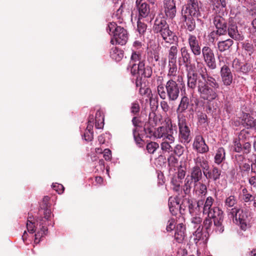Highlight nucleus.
Wrapping results in <instances>:
<instances>
[{
    "label": "nucleus",
    "mask_w": 256,
    "mask_h": 256,
    "mask_svg": "<svg viewBox=\"0 0 256 256\" xmlns=\"http://www.w3.org/2000/svg\"><path fill=\"white\" fill-rule=\"evenodd\" d=\"M178 63L180 66H184L189 88L194 90L197 88L200 97L205 100L211 102L218 96L217 89L220 87L219 84L214 78L208 74L207 68L204 65L200 68L198 74L195 64L192 62V54L186 46L180 49Z\"/></svg>",
    "instance_id": "nucleus-1"
},
{
    "label": "nucleus",
    "mask_w": 256,
    "mask_h": 256,
    "mask_svg": "<svg viewBox=\"0 0 256 256\" xmlns=\"http://www.w3.org/2000/svg\"><path fill=\"white\" fill-rule=\"evenodd\" d=\"M152 30L154 32L158 34V36H160L166 43L172 44L178 42V37L174 32L170 30L169 24L164 17L156 18Z\"/></svg>",
    "instance_id": "nucleus-2"
},
{
    "label": "nucleus",
    "mask_w": 256,
    "mask_h": 256,
    "mask_svg": "<svg viewBox=\"0 0 256 256\" xmlns=\"http://www.w3.org/2000/svg\"><path fill=\"white\" fill-rule=\"evenodd\" d=\"M185 86L183 77L178 75L176 80L170 78L166 84L165 88L167 92V98L169 102H176L179 98L180 90Z\"/></svg>",
    "instance_id": "nucleus-3"
},
{
    "label": "nucleus",
    "mask_w": 256,
    "mask_h": 256,
    "mask_svg": "<svg viewBox=\"0 0 256 256\" xmlns=\"http://www.w3.org/2000/svg\"><path fill=\"white\" fill-rule=\"evenodd\" d=\"M107 32L110 34L112 32L113 37L110 40L112 44H118L122 46L124 45L128 40V34L127 30L120 26H118L114 22H110L106 28Z\"/></svg>",
    "instance_id": "nucleus-4"
},
{
    "label": "nucleus",
    "mask_w": 256,
    "mask_h": 256,
    "mask_svg": "<svg viewBox=\"0 0 256 256\" xmlns=\"http://www.w3.org/2000/svg\"><path fill=\"white\" fill-rule=\"evenodd\" d=\"M205 215H207L209 218L212 220L214 230L216 232L222 234L224 232V230L223 224L224 214L221 209L218 206H214Z\"/></svg>",
    "instance_id": "nucleus-5"
},
{
    "label": "nucleus",
    "mask_w": 256,
    "mask_h": 256,
    "mask_svg": "<svg viewBox=\"0 0 256 256\" xmlns=\"http://www.w3.org/2000/svg\"><path fill=\"white\" fill-rule=\"evenodd\" d=\"M226 8H212L214 10V15L212 22L216 30L222 32L225 35L227 33L228 24L227 20L224 18V12Z\"/></svg>",
    "instance_id": "nucleus-6"
},
{
    "label": "nucleus",
    "mask_w": 256,
    "mask_h": 256,
    "mask_svg": "<svg viewBox=\"0 0 256 256\" xmlns=\"http://www.w3.org/2000/svg\"><path fill=\"white\" fill-rule=\"evenodd\" d=\"M178 118L180 140L182 143L188 144L191 140L190 131L187 125L185 116L178 114Z\"/></svg>",
    "instance_id": "nucleus-7"
},
{
    "label": "nucleus",
    "mask_w": 256,
    "mask_h": 256,
    "mask_svg": "<svg viewBox=\"0 0 256 256\" xmlns=\"http://www.w3.org/2000/svg\"><path fill=\"white\" fill-rule=\"evenodd\" d=\"M204 204L203 200H192L189 198H184L180 204V209L184 210V208L186 206L188 207V212L192 216L195 215H198L201 212V208Z\"/></svg>",
    "instance_id": "nucleus-8"
},
{
    "label": "nucleus",
    "mask_w": 256,
    "mask_h": 256,
    "mask_svg": "<svg viewBox=\"0 0 256 256\" xmlns=\"http://www.w3.org/2000/svg\"><path fill=\"white\" fill-rule=\"evenodd\" d=\"M230 214L232 216L233 218H234L237 222H239L242 230H246L249 222L246 212L238 208L234 207L230 210Z\"/></svg>",
    "instance_id": "nucleus-9"
},
{
    "label": "nucleus",
    "mask_w": 256,
    "mask_h": 256,
    "mask_svg": "<svg viewBox=\"0 0 256 256\" xmlns=\"http://www.w3.org/2000/svg\"><path fill=\"white\" fill-rule=\"evenodd\" d=\"M202 56L206 66L210 70L216 68V62L213 50L208 46H204L202 48Z\"/></svg>",
    "instance_id": "nucleus-10"
},
{
    "label": "nucleus",
    "mask_w": 256,
    "mask_h": 256,
    "mask_svg": "<svg viewBox=\"0 0 256 256\" xmlns=\"http://www.w3.org/2000/svg\"><path fill=\"white\" fill-rule=\"evenodd\" d=\"M173 134L174 130L172 124H166V126H160L156 129L154 138H162L163 140H168L170 142H174V138L173 136Z\"/></svg>",
    "instance_id": "nucleus-11"
},
{
    "label": "nucleus",
    "mask_w": 256,
    "mask_h": 256,
    "mask_svg": "<svg viewBox=\"0 0 256 256\" xmlns=\"http://www.w3.org/2000/svg\"><path fill=\"white\" fill-rule=\"evenodd\" d=\"M182 14L198 17L200 16L198 0H188L182 10Z\"/></svg>",
    "instance_id": "nucleus-12"
},
{
    "label": "nucleus",
    "mask_w": 256,
    "mask_h": 256,
    "mask_svg": "<svg viewBox=\"0 0 256 256\" xmlns=\"http://www.w3.org/2000/svg\"><path fill=\"white\" fill-rule=\"evenodd\" d=\"M136 73H130L133 76L136 74H141V76L144 78H150L152 74V68L151 66L146 64V60L142 61L138 63V66L136 68Z\"/></svg>",
    "instance_id": "nucleus-13"
},
{
    "label": "nucleus",
    "mask_w": 256,
    "mask_h": 256,
    "mask_svg": "<svg viewBox=\"0 0 256 256\" xmlns=\"http://www.w3.org/2000/svg\"><path fill=\"white\" fill-rule=\"evenodd\" d=\"M188 42L191 52L194 56H200L202 49L200 42L195 35L189 34L188 36Z\"/></svg>",
    "instance_id": "nucleus-14"
},
{
    "label": "nucleus",
    "mask_w": 256,
    "mask_h": 256,
    "mask_svg": "<svg viewBox=\"0 0 256 256\" xmlns=\"http://www.w3.org/2000/svg\"><path fill=\"white\" fill-rule=\"evenodd\" d=\"M142 61H145V60L142 59L141 52L139 51L132 52L130 62L126 68L127 70H130V73H136V68L138 66V63Z\"/></svg>",
    "instance_id": "nucleus-15"
},
{
    "label": "nucleus",
    "mask_w": 256,
    "mask_h": 256,
    "mask_svg": "<svg viewBox=\"0 0 256 256\" xmlns=\"http://www.w3.org/2000/svg\"><path fill=\"white\" fill-rule=\"evenodd\" d=\"M220 74L222 82L224 86H230L233 80V76L229 66L224 64L220 68Z\"/></svg>",
    "instance_id": "nucleus-16"
},
{
    "label": "nucleus",
    "mask_w": 256,
    "mask_h": 256,
    "mask_svg": "<svg viewBox=\"0 0 256 256\" xmlns=\"http://www.w3.org/2000/svg\"><path fill=\"white\" fill-rule=\"evenodd\" d=\"M178 220L181 222L178 224L174 236L176 242L180 243L182 242L186 236V226L182 222V221L184 220V218L183 216L180 215Z\"/></svg>",
    "instance_id": "nucleus-17"
},
{
    "label": "nucleus",
    "mask_w": 256,
    "mask_h": 256,
    "mask_svg": "<svg viewBox=\"0 0 256 256\" xmlns=\"http://www.w3.org/2000/svg\"><path fill=\"white\" fill-rule=\"evenodd\" d=\"M163 4L166 16L170 18H173L176 12L175 0H164Z\"/></svg>",
    "instance_id": "nucleus-18"
},
{
    "label": "nucleus",
    "mask_w": 256,
    "mask_h": 256,
    "mask_svg": "<svg viewBox=\"0 0 256 256\" xmlns=\"http://www.w3.org/2000/svg\"><path fill=\"white\" fill-rule=\"evenodd\" d=\"M204 176L207 180L216 181L220 178L222 170L218 167L212 166L211 168L203 170Z\"/></svg>",
    "instance_id": "nucleus-19"
},
{
    "label": "nucleus",
    "mask_w": 256,
    "mask_h": 256,
    "mask_svg": "<svg viewBox=\"0 0 256 256\" xmlns=\"http://www.w3.org/2000/svg\"><path fill=\"white\" fill-rule=\"evenodd\" d=\"M193 147L198 152L204 154L209 150L208 146L205 142L204 138L202 136H196L194 140Z\"/></svg>",
    "instance_id": "nucleus-20"
},
{
    "label": "nucleus",
    "mask_w": 256,
    "mask_h": 256,
    "mask_svg": "<svg viewBox=\"0 0 256 256\" xmlns=\"http://www.w3.org/2000/svg\"><path fill=\"white\" fill-rule=\"evenodd\" d=\"M234 150L238 153L242 152L244 154H248L250 152L251 144L249 142H240L238 140H234Z\"/></svg>",
    "instance_id": "nucleus-21"
},
{
    "label": "nucleus",
    "mask_w": 256,
    "mask_h": 256,
    "mask_svg": "<svg viewBox=\"0 0 256 256\" xmlns=\"http://www.w3.org/2000/svg\"><path fill=\"white\" fill-rule=\"evenodd\" d=\"M180 202L178 197H170L168 199V206L170 213L173 216H176L180 211L182 214L180 209Z\"/></svg>",
    "instance_id": "nucleus-22"
},
{
    "label": "nucleus",
    "mask_w": 256,
    "mask_h": 256,
    "mask_svg": "<svg viewBox=\"0 0 256 256\" xmlns=\"http://www.w3.org/2000/svg\"><path fill=\"white\" fill-rule=\"evenodd\" d=\"M227 30L228 36L232 38L238 40L243 39L242 36L238 31L236 23L230 22Z\"/></svg>",
    "instance_id": "nucleus-23"
},
{
    "label": "nucleus",
    "mask_w": 256,
    "mask_h": 256,
    "mask_svg": "<svg viewBox=\"0 0 256 256\" xmlns=\"http://www.w3.org/2000/svg\"><path fill=\"white\" fill-rule=\"evenodd\" d=\"M203 170L198 166H194L190 169V177L194 180V184L201 182L203 178Z\"/></svg>",
    "instance_id": "nucleus-24"
},
{
    "label": "nucleus",
    "mask_w": 256,
    "mask_h": 256,
    "mask_svg": "<svg viewBox=\"0 0 256 256\" xmlns=\"http://www.w3.org/2000/svg\"><path fill=\"white\" fill-rule=\"evenodd\" d=\"M182 16L184 19V28L190 32H192L196 28L195 20L193 18L194 16L184 14H182Z\"/></svg>",
    "instance_id": "nucleus-25"
},
{
    "label": "nucleus",
    "mask_w": 256,
    "mask_h": 256,
    "mask_svg": "<svg viewBox=\"0 0 256 256\" xmlns=\"http://www.w3.org/2000/svg\"><path fill=\"white\" fill-rule=\"evenodd\" d=\"M190 104V100L188 96L184 95L181 98L180 100L176 109V112L178 115H183L182 114L188 108Z\"/></svg>",
    "instance_id": "nucleus-26"
},
{
    "label": "nucleus",
    "mask_w": 256,
    "mask_h": 256,
    "mask_svg": "<svg viewBox=\"0 0 256 256\" xmlns=\"http://www.w3.org/2000/svg\"><path fill=\"white\" fill-rule=\"evenodd\" d=\"M253 136L252 130L248 128L241 130L238 135V139H236L234 140H238L240 142H248L250 138Z\"/></svg>",
    "instance_id": "nucleus-27"
},
{
    "label": "nucleus",
    "mask_w": 256,
    "mask_h": 256,
    "mask_svg": "<svg viewBox=\"0 0 256 256\" xmlns=\"http://www.w3.org/2000/svg\"><path fill=\"white\" fill-rule=\"evenodd\" d=\"M136 8L138 12V18H146L150 14V7L147 3H142Z\"/></svg>",
    "instance_id": "nucleus-28"
},
{
    "label": "nucleus",
    "mask_w": 256,
    "mask_h": 256,
    "mask_svg": "<svg viewBox=\"0 0 256 256\" xmlns=\"http://www.w3.org/2000/svg\"><path fill=\"white\" fill-rule=\"evenodd\" d=\"M233 44V40L230 38L224 40L220 41L217 44L218 48L220 52H224L226 50H229Z\"/></svg>",
    "instance_id": "nucleus-29"
},
{
    "label": "nucleus",
    "mask_w": 256,
    "mask_h": 256,
    "mask_svg": "<svg viewBox=\"0 0 256 256\" xmlns=\"http://www.w3.org/2000/svg\"><path fill=\"white\" fill-rule=\"evenodd\" d=\"M168 72L167 76L170 78H174L176 80L178 75V66L176 62L168 63Z\"/></svg>",
    "instance_id": "nucleus-30"
},
{
    "label": "nucleus",
    "mask_w": 256,
    "mask_h": 256,
    "mask_svg": "<svg viewBox=\"0 0 256 256\" xmlns=\"http://www.w3.org/2000/svg\"><path fill=\"white\" fill-rule=\"evenodd\" d=\"M156 126L153 125L152 124L148 122H146L144 125V129L147 138H155V133L156 130L155 127Z\"/></svg>",
    "instance_id": "nucleus-31"
},
{
    "label": "nucleus",
    "mask_w": 256,
    "mask_h": 256,
    "mask_svg": "<svg viewBox=\"0 0 256 256\" xmlns=\"http://www.w3.org/2000/svg\"><path fill=\"white\" fill-rule=\"evenodd\" d=\"M178 53V46H172L168 50V63L176 62Z\"/></svg>",
    "instance_id": "nucleus-32"
},
{
    "label": "nucleus",
    "mask_w": 256,
    "mask_h": 256,
    "mask_svg": "<svg viewBox=\"0 0 256 256\" xmlns=\"http://www.w3.org/2000/svg\"><path fill=\"white\" fill-rule=\"evenodd\" d=\"M110 56L116 62H120L124 56V52L115 47L111 50L110 52Z\"/></svg>",
    "instance_id": "nucleus-33"
},
{
    "label": "nucleus",
    "mask_w": 256,
    "mask_h": 256,
    "mask_svg": "<svg viewBox=\"0 0 256 256\" xmlns=\"http://www.w3.org/2000/svg\"><path fill=\"white\" fill-rule=\"evenodd\" d=\"M226 152L223 148H220L216 151L214 156V162L218 164H220L225 160Z\"/></svg>",
    "instance_id": "nucleus-34"
},
{
    "label": "nucleus",
    "mask_w": 256,
    "mask_h": 256,
    "mask_svg": "<svg viewBox=\"0 0 256 256\" xmlns=\"http://www.w3.org/2000/svg\"><path fill=\"white\" fill-rule=\"evenodd\" d=\"M196 166H198L202 170L210 168L208 162L204 156H198L194 159Z\"/></svg>",
    "instance_id": "nucleus-35"
},
{
    "label": "nucleus",
    "mask_w": 256,
    "mask_h": 256,
    "mask_svg": "<svg viewBox=\"0 0 256 256\" xmlns=\"http://www.w3.org/2000/svg\"><path fill=\"white\" fill-rule=\"evenodd\" d=\"M206 238V236H204L202 232V228H197L194 233V240L196 244L200 240L204 242Z\"/></svg>",
    "instance_id": "nucleus-36"
},
{
    "label": "nucleus",
    "mask_w": 256,
    "mask_h": 256,
    "mask_svg": "<svg viewBox=\"0 0 256 256\" xmlns=\"http://www.w3.org/2000/svg\"><path fill=\"white\" fill-rule=\"evenodd\" d=\"M214 202V199L212 196H208L206 198L204 204H203L202 213L204 214H206L212 210V206Z\"/></svg>",
    "instance_id": "nucleus-37"
},
{
    "label": "nucleus",
    "mask_w": 256,
    "mask_h": 256,
    "mask_svg": "<svg viewBox=\"0 0 256 256\" xmlns=\"http://www.w3.org/2000/svg\"><path fill=\"white\" fill-rule=\"evenodd\" d=\"M191 224L194 228H202V218L198 215H195L192 216L190 219Z\"/></svg>",
    "instance_id": "nucleus-38"
},
{
    "label": "nucleus",
    "mask_w": 256,
    "mask_h": 256,
    "mask_svg": "<svg viewBox=\"0 0 256 256\" xmlns=\"http://www.w3.org/2000/svg\"><path fill=\"white\" fill-rule=\"evenodd\" d=\"M159 80H158V86H157V92L158 94L159 95L160 97L163 100H165L167 96V92L166 91V88H164L165 85L162 84V80L160 82H158Z\"/></svg>",
    "instance_id": "nucleus-39"
},
{
    "label": "nucleus",
    "mask_w": 256,
    "mask_h": 256,
    "mask_svg": "<svg viewBox=\"0 0 256 256\" xmlns=\"http://www.w3.org/2000/svg\"><path fill=\"white\" fill-rule=\"evenodd\" d=\"M238 202L236 197L234 195H230L227 197L224 200V206L227 208L234 206Z\"/></svg>",
    "instance_id": "nucleus-40"
},
{
    "label": "nucleus",
    "mask_w": 256,
    "mask_h": 256,
    "mask_svg": "<svg viewBox=\"0 0 256 256\" xmlns=\"http://www.w3.org/2000/svg\"><path fill=\"white\" fill-rule=\"evenodd\" d=\"M194 184V180L189 176H187L184 180V184L183 186V190L186 194H188L190 192L192 184Z\"/></svg>",
    "instance_id": "nucleus-41"
},
{
    "label": "nucleus",
    "mask_w": 256,
    "mask_h": 256,
    "mask_svg": "<svg viewBox=\"0 0 256 256\" xmlns=\"http://www.w3.org/2000/svg\"><path fill=\"white\" fill-rule=\"evenodd\" d=\"M213 220L209 218L208 216L204 219L202 224V228H204L206 232L209 234L212 232V226L213 224Z\"/></svg>",
    "instance_id": "nucleus-42"
},
{
    "label": "nucleus",
    "mask_w": 256,
    "mask_h": 256,
    "mask_svg": "<svg viewBox=\"0 0 256 256\" xmlns=\"http://www.w3.org/2000/svg\"><path fill=\"white\" fill-rule=\"evenodd\" d=\"M244 205L246 208H250L252 201L256 198V196L252 194L240 198Z\"/></svg>",
    "instance_id": "nucleus-43"
},
{
    "label": "nucleus",
    "mask_w": 256,
    "mask_h": 256,
    "mask_svg": "<svg viewBox=\"0 0 256 256\" xmlns=\"http://www.w3.org/2000/svg\"><path fill=\"white\" fill-rule=\"evenodd\" d=\"M194 189L196 190H198L202 196H205L207 193L206 185L201 182H198L197 184H194Z\"/></svg>",
    "instance_id": "nucleus-44"
},
{
    "label": "nucleus",
    "mask_w": 256,
    "mask_h": 256,
    "mask_svg": "<svg viewBox=\"0 0 256 256\" xmlns=\"http://www.w3.org/2000/svg\"><path fill=\"white\" fill-rule=\"evenodd\" d=\"M96 127L97 128H100L103 126L104 116L100 110H98L96 114L95 117Z\"/></svg>",
    "instance_id": "nucleus-45"
},
{
    "label": "nucleus",
    "mask_w": 256,
    "mask_h": 256,
    "mask_svg": "<svg viewBox=\"0 0 256 256\" xmlns=\"http://www.w3.org/2000/svg\"><path fill=\"white\" fill-rule=\"evenodd\" d=\"M132 134L134 141L139 147H142L144 145V140L140 136V133L136 128H134L132 130Z\"/></svg>",
    "instance_id": "nucleus-46"
},
{
    "label": "nucleus",
    "mask_w": 256,
    "mask_h": 256,
    "mask_svg": "<svg viewBox=\"0 0 256 256\" xmlns=\"http://www.w3.org/2000/svg\"><path fill=\"white\" fill-rule=\"evenodd\" d=\"M123 6V3L122 2L120 3V6L117 10L116 12L112 16V18H116L118 20V22L120 24H122L123 22V18H122V12L123 9L122 8Z\"/></svg>",
    "instance_id": "nucleus-47"
},
{
    "label": "nucleus",
    "mask_w": 256,
    "mask_h": 256,
    "mask_svg": "<svg viewBox=\"0 0 256 256\" xmlns=\"http://www.w3.org/2000/svg\"><path fill=\"white\" fill-rule=\"evenodd\" d=\"M173 142H171L168 140H164L160 144V148L164 152H170L173 150V148L171 146L170 144Z\"/></svg>",
    "instance_id": "nucleus-48"
},
{
    "label": "nucleus",
    "mask_w": 256,
    "mask_h": 256,
    "mask_svg": "<svg viewBox=\"0 0 256 256\" xmlns=\"http://www.w3.org/2000/svg\"><path fill=\"white\" fill-rule=\"evenodd\" d=\"M212 5L213 8H226L228 0H209Z\"/></svg>",
    "instance_id": "nucleus-49"
},
{
    "label": "nucleus",
    "mask_w": 256,
    "mask_h": 256,
    "mask_svg": "<svg viewBox=\"0 0 256 256\" xmlns=\"http://www.w3.org/2000/svg\"><path fill=\"white\" fill-rule=\"evenodd\" d=\"M224 35L225 34L216 30L211 32L208 34V36L210 41L212 42H214L216 40H218V36Z\"/></svg>",
    "instance_id": "nucleus-50"
},
{
    "label": "nucleus",
    "mask_w": 256,
    "mask_h": 256,
    "mask_svg": "<svg viewBox=\"0 0 256 256\" xmlns=\"http://www.w3.org/2000/svg\"><path fill=\"white\" fill-rule=\"evenodd\" d=\"M171 183L173 186L172 189L174 191L179 192L182 190V181L173 178Z\"/></svg>",
    "instance_id": "nucleus-51"
},
{
    "label": "nucleus",
    "mask_w": 256,
    "mask_h": 256,
    "mask_svg": "<svg viewBox=\"0 0 256 256\" xmlns=\"http://www.w3.org/2000/svg\"><path fill=\"white\" fill-rule=\"evenodd\" d=\"M160 120V118L156 116L155 112L152 111L150 112L148 116V120L147 122L156 126L157 122Z\"/></svg>",
    "instance_id": "nucleus-52"
},
{
    "label": "nucleus",
    "mask_w": 256,
    "mask_h": 256,
    "mask_svg": "<svg viewBox=\"0 0 256 256\" xmlns=\"http://www.w3.org/2000/svg\"><path fill=\"white\" fill-rule=\"evenodd\" d=\"M26 228L28 232L31 234L36 232L35 224L33 222L32 218L28 217L27 220Z\"/></svg>",
    "instance_id": "nucleus-53"
},
{
    "label": "nucleus",
    "mask_w": 256,
    "mask_h": 256,
    "mask_svg": "<svg viewBox=\"0 0 256 256\" xmlns=\"http://www.w3.org/2000/svg\"><path fill=\"white\" fill-rule=\"evenodd\" d=\"M137 30L140 35H142L146 32L147 28V25L144 22H141L140 18H138L137 22Z\"/></svg>",
    "instance_id": "nucleus-54"
},
{
    "label": "nucleus",
    "mask_w": 256,
    "mask_h": 256,
    "mask_svg": "<svg viewBox=\"0 0 256 256\" xmlns=\"http://www.w3.org/2000/svg\"><path fill=\"white\" fill-rule=\"evenodd\" d=\"M159 148V145L157 142H151L146 145V150L150 154H154V152Z\"/></svg>",
    "instance_id": "nucleus-55"
},
{
    "label": "nucleus",
    "mask_w": 256,
    "mask_h": 256,
    "mask_svg": "<svg viewBox=\"0 0 256 256\" xmlns=\"http://www.w3.org/2000/svg\"><path fill=\"white\" fill-rule=\"evenodd\" d=\"M242 121L243 124H246V126H250V128L254 127L255 120H254L250 116L246 114V117L242 120Z\"/></svg>",
    "instance_id": "nucleus-56"
},
{
    "label": "nucleus",
    "mask_w": 256,
    "mask_h": 256,
    "mask_svg": "<svg viewBox=\"0 0 256 256\" xmlns=\"http://www.w3.org/2000/svg\"><path fill=\"white\" fill-rule=\"evenodd\" d=\"M93 129H88L86 128V130L84 133V140L87 142H90L93 139Z\"/></svg>",
    "instance_id": "nucleus-57"
},
{
    "label": "nucleus",
    "mask_w": 256,
    "mask_h": 256,
    "mask_svg": "<svg viewBox=\"0 0 256 256\" xmlns=\"http://www.w3.org/2000/svg\"><path fill=\"white\" fill-rule=\"evenodd\" d=\"M172 151L176 155L180 157L184 154V148L182 145L176 144Z\"/></svg>",
    "instance_id": "nucleus-58"
},
{
    "label": "nucleus",
    "mask_w": 256,
    "mask_h": 256,
    "mask_svg": "<svg viewBox=\"0 0 256 256\" xmlns=\"http://www.w3.org/2000/svg\"><path fill=\"white\" fill-rule=\"evenodd\" d=\"M235 162L239 166L242 164L246 160V158L244 154H237L234 156Z\"/></svg>",
    "instance_id": "nucleus-59"
},
{
    "label": "nucleus",
    "mask_w": 256,
    "mask_h": 256,
    "mask_svg": "<svg viewBox=\"0 0 256 256\" xmlns=\"http://www.w3.org/2000/svg\"><path fill=\"white\" fill-rule=\"evenodd\" d=\"M168 165L170 168L176 166L178 163V160L173 155H170L168 158Z\"/></svg>",
    "instance_id": "nucleus-60"
},
{
    "label": "nucleus",
    "mask_w": 256,
    "mask_h": 256,
    "mask_svg": "<svg viewBox=\"0 0 256 256\" xmlns=\"http://www.w3.org/2000/svg\"><path fill=\"white\" fill-rule=\"evenodd\" d=\"M137 76L135 80V84L136 87L141 88L145 85V82H144L142 76H141L140 74H136Z\"/></svg>",
    "instance_id": "nucleus-61"
},
{
    "label": "nucleus",
    "mask_w": 256,
    "mask_h": 256,
    "mask_svg": "<svg viewBox=\"0 0 256 256\" xmlns=\"http://www.w3.org/2000/svg\"><path fill=\"white\" fill-rule=\"evenodd\" d=\"M131 112L134 114H138L140 110V106L138 102L136 101L132 103L131 106Z\"/></svg>",
    "instance_id": "nucleus-62"
},
{
    "label": "nucleus",
    "mask_w": 256,
    "mask_h": 256,
    "mask_svg": "<svg viewBox=\"0 0 256 256\" xmlns=\"http://www.w3.org/2000/svg\"><path fill=\"white\" fill-rule=\"evenodd\" d=\"M175 220L174 218H170L168 222L166 230L168 232H171L175 228Z\"/></svg>",
    "instance_id": "nucleus-63"
},
{
    "label": "nucleus",
    "mask_w": 256,
    "mask_h": 256,
    "mask_svg": "<svg viewBox=\"0 0 256 256\" xmlns=\"http://www.w3.org/2000/svg\"><path fill=\"white\" fill-rule=\"evenodd\" d=\"M252 27L250 28V32L252 37H256V19L253 20L251 23Z\"/></svg>",
    "instance_id": "nucleus-64"
}]
</instances>
